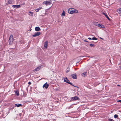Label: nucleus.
Segmentation results:
<instances>
[{
	"mask_svg": "<svg viewBox=\"0 0 121 121\" xmlns=\"http://www.w3.org/2000/svg\"><path fill=\"white\" fill-rule=\"evenodd\" d=\"M71 100L72 101H75L76 100H79V98L77 96H75L71 97Z\"/></svg>",
	"mask_w": 121,
	"mask_h": 121,
	"instance_id": "39448f33",
	"label": "nucleus"
},
{
	"mask_svg": "<svg viewBox=\"0 0 121 121\" xmlns=\"http://www.w3.org/2000/svg\"><path fill=\"white\" fill-rule=\"evenodd\" d=\"M90 46L91 47H94V45L93 44H90Z\"/></svg>",
	"mask_w": 121,
	"mask_h": 121,
	"instance_id": "393cba45",
	"label": "nucleus"
},
{
	"mask_svg": "<svg viewBox=\"0 0 121 121\" xmlns=\"http://www.w3.org/2000/svg\"><path fill=\"white\" fill-rule=\"evenodd\" d=\"M103 14L105 16V17H106L109 20H110V19L109 17H108V15H107V14L104 13H103Z\"/></svg>",
	"mask_w": 121,
	"mask_h": 121,
	"instance_id": "2eb2a0df",
	"label": "nucleus"
},
{
	"mask_svg": "<svg viewBox=\"0 0 121 121\" xmlns=\"http://www.w3.org/2000/svg\"><path fill=\"white\" fill-rule=\"evenodd\" d=\"M92 39L93 40H97V38L95 37H93L92 38Z\"/></svg>",
	"mask_w": 121,
	"mask_h": 121,
	"instance_id": "b1692460",
	"label": "nucleus"
},
{
	"mask_svg": "<svg viewBox=\"0 0 121 121\" xmlns=\"http://www.w3.org/2000/svg\"><path fill=\"white\" fill-rule=\"evenodd\" d=\"M13 37L12 35H11L9 39V42L10 44H12L13 43Z\"/></svg>",
	"mask_w": 121,
	"mask_h": 121,
	"instance_id": "f03ea898",
	"label": "nucleus"
},
{
	"mask_svg": "<svg viewBox=\"0 0 121 121\" xmlns=\"http://www.w3.org/2000/svg\"><path fill=\"white\" fill-rule=\"evenodd\" d=\"M69 72V71L68 70H67L66 71V73H68Z\"/></svg>",
	"mask_w": 121,
	"mask_h": 121,
	"instance_id": "cd10ccee",
	"label": "nucleus"
},
{
	"mask_svg": "<svg viewBox=\"0 0 121 121\" xmlns=\"http://www.w3.org/2000/svg\"><path fill=\"white\" fill-rule=\"evenodd\" d=\"M41 9V8L40 7H39V8L38 9H36V10H35V11H36V12H38V11H39V10H40V9Z\"/></svg>",
	"mask_w": 121,
	"mask_h": 121,
	"instance_id": "4be33fe9",
	"label": "nucleus"
},
{
	"mask_svg": "<svg viewBox=\"0 0 121 121\" xmlns=\"http://www.w3.org/2000/svg\"><path fill=\"white\" fill-rule=\"evenodd\" d=\"M48 41H46L44 43V47L45 48H47L48 46Z\"/></svg>",
	"mask_w": 121,
	"mask_h": 121,
	"instance_id": "4468645a",
	"label": "nucleus"
},
{
	"mask_svg": "<svg viewBox=\"0 0 121 121\" xmlns=\"http://www.w3.org/2000/svg\"><path fill=\"white\" fill-rule=\"evenodd\" d=\"M120 68L121 69V66H120Z\"/></svg>",
	"mask_w": 121,
	"mask_h": 121,
	"instance_id": "473e14b6",
	"label": "nucleus"
},
{
	"mask_svg": "<svg viewBox=\"0 0 121 121\" xmlns=\"http://www.w3.org/2000/svg\"><path fill=\"white\" fill-rule=\"evenodd\" d=\"M51 1H44L43 3V4H45L46 5H50L51 4Z\"/></svg>",
	"mask_w": 121,
	"mask_h": 121,
	"instance_id": "7ed1b4c3",
	"label": "nucleus"
},
{
	"mask_svg": "<svg viewBox=\"0 0 121 121\" xmlns=\"http://www.w3.org/2000/svg\"><path fill=\"white\" fill-rule=\"evenodd\" d=\"M63 78L64 79V82H66L68 84L72 85V83H71L69 82V81L68 79L66 77L65 78Z\"/></svg>",
	"mask_w": 121,
	"mask_h": 121,
	"instance_id": "20e7f679",
	"label": "nucleus"
},
{
	"mask_svg": "<svg viewBox=\"0 0 121 121\" xmlns=\"http://www.w3.org/2000/svg\"><path fill=\"white\" fill-rule=\"evenodd\" d=\"M68 12L71 14L73 13H78V11L73 8L69 9L68 11Z\"/></svg>",
	"mask_w": 121,
	"mask_h": 121,
	"instance_id": "f257e3e1",
	"label": "nucleus"
},
{
	"mask_svg": "<svg viewBox=\"0 0 121 121\" xmlns=\"http://www.w3.org/2000/svg\"><path fill=\"white\" fill-rule=\"evenodd\" d=\"M98 26L100 27H101L103 28H104V26L103 25L101 24H98Z\"/></svg>",
	"mask_w": 121,
	"mask_h": 121,
	"instance_id": "ddd939ff",
	"label": "nucleus"
},
{
	"mask_svg": "<svg viewBox=\"0 0 121 121\" xmlns=\"http://www.w3.org/2000/svg\"><path fill=\"white\" fill-rule=\"evenodd\" d=\"M43 67L42 65L39 66V67L36 68L35 69V71H38L40 69Z\"/></svg>",
	"mask_w": 121,
	"mask_h": 121,
	"instance_id": "1a4fd4ad",
	"label": "nucleus"
},
{
	"mask_svg": "<svg viewBox=\"0 0 121 121\" xmlns=\"http://www.w3.org/2000/svg\"><path fill=\"white\" fill-rule=\"evenodd\" d=\"M7 1V3L6 4L8 5L9 4H11L12 3V0H6V1Z\"/></svg>",
	"mask_w": 121,
	"mask_h": 121,
	"instance_id": "9d476101",
	"label": "nucleus"
},
{
	"mask_svg": "<svg viewBox=\"0 0 121 121\" xmlns=\"http://www.w3.org/2000/svg\"><path fill=\"white\" fill-rule=\"evenodd\" d=\"M117 102H120L121 103V100H117Z\"/></svg>",
	"mask_w": 121,
	"mask_h": 121,
	"instance_id": "bb28decb",
	"label": "nucleus"
},
{
	"mask_svg": "<svg viewBox=\"0 0 121 121\" xmlns=\"http://www.w3.org/2000/svg\"><path fill=\"white\" fill-rule=\"evenodd\" d=\"M15 94L17 95V96H18L19 95V92L17 91H15Z\"/></svg>",
	"mask_w": 121,
	"mask_h": 121,
	"instance_id": "aec40b11",
	"label": "nucleus"
},
{
	"mask_svg": "<svg viewBox=\"0 0 121 121\" xmlns=\"http://www.w3.org/2000/svg\"><path fill=\"white\" fill-rule=\"evenodd\" d=\"M28 84H31V83L30 82H29L28 83Z\"/></svg>",
	"mask_w": 121,
	"mask_h": 121,
	"instance_id": "c756f323",
	"label": "nucleus"
},
{
	"mask_svg": "<svg viewBox=\"0 0 121 121\" xmlns=\"http://www.w3.org/2000/svg\"><path fill=\"white\" fill-rule=\"evenodd\" d=\"M41 29L39 27H35V30L37 31H39Z\"/></svg>",
	"mask_w": 121,
	"mask_h": 121,
	"instance_id": "f8f14e48",
	"label": "nucleus"
},
{
	"mask_svg": "<svg viewBox=\"0 0 121 121\" xmlns=\"http://www.w3.org/2000/svg\"><path fill=\"white\" fill-rule=\"evenodd\" d=\"M108 120L109 121H114V120L113 119L110 118L108 119Z\"/></svg>",
	"mask_w": 121,
	"mask_h": 121,
	"instance_id": "a878e982",
	"label": "nucleus"
},
{
	"mask_svg": "<svg viewBox=\"0 0 121 121\" xmlns=\"http://www.w3.org/2000/svg\"><path fill=\"white\" fill-rule=\"evenodd\" d=\"M100 38V39H103L102 38Z\"/></svg>",
	"mask_w": 121,
	"mask_h": 121,
	"instance_id": "2f4dec72",
	"label": "nucleus"
},
{
	"mask_svg": "<svg viewBox=\"0 0 121 121\" xmlns=\"http://www.w3.org/2000/svg\"><path fill=\"white\" fill-rule=\"evenodd\" d=\"M118 12L120 13L121 14V8H119L117 10Z\"/></svg>",
	"mask_w": 121,
	"mask_h": 121,
	"instance_id": "f3484780",
	"label": "nucleus"
},
{
	"mask_svg": "<svg viewBox=\"0 0 121 121\" xmlns=\"http://www.w3.org/2000/svg\"><path fill=\"white\" fill-rule=\"evenodd\" d=\"M12 7L14 8H17L20 7L21 6L20 5H13L12 6Z\"/></svg>",
	"mask_w": 121,
	"mask_h": 121,
	"instance_id": "6e6552de",
	"label": "nucleus"
},
{
	"mask_svg": "<svg viewBox=\"0 0 121 121\" xmlns=\"http://www.w3.org/2000/svg\"><path fill=\"white\" fill-rule=\"evenodd\" d=\"M15 105L17 106V107H19L20 106H22V105L21 104H15Z\"/></svg>",
	"mask_w": 121,
	"mask_h": 121,
	"instance_id": "a211bd4d",
	"label": "nucleus"
},
{
	"mask_svg": "<svg viewBox=\"0 0 121 121\" xmlns=\"http://www.w3.org/2000/svg\"><path fill=\"white\" fill-rule=\"evenodd\" d=\"M65 15V13L64 11L63 10L61 16L62 17L64 16Z\"/></svg>",
	"mask_w": 121,
	"mask_h": 121,
	"instance_id": "dca6fc26",
	"label": "nucleus"
},
{
	"mask_svg": "<svg viewBox=\"0 0 121 121\" xmlns=\"http://www.w3.org/2000/svg\"><path fill=\"white\" fill-rule=\"evenodd\" d=\"M41 33L40 32H38L36 33L35 34L33 35H32L33 37H35L38 36L40 35Z\"/></svg>",
	"mask_w": 121,
	"mask_h": 121,
	"instance_id": "423d86ee",
	"label": "nucleus"
},
{
	"mask_svg": "<svg viewBox=\"0 0 121 121\" xmlns=\"http://www.w3.org/2000/svg\"><path fill=\"white\" fill-rule=\"evenodd\" d=\"M71 76L72 78L74 79H76L77 78V75L75 73L73 74H72Z\"/></svg>",
	"mask_w": 121,
	"mask_h": 121,
	"instance_id": "9b49d317",
	"label": "nucleus"
},
{
	"mask_svg": "<svg viewBox=\"0 0 121 121\" xmlns=\"http://www.w3.org/2000/svg\"><path fill=\"white\" fill-rule=\"evenodd\" d=\"M88 39L90 40H91L92 39L91 38H88Z\"/></svg>",
	"mask_w": 121,
	"mask_h": 121,
	"instance_id": "c85d7f7f",
	"label": "nucleus"
},
{
	"mask_svg": "<svg viewBox=\"0 0 121 121\" xmlns=\"http://www.w3.org/2000/svg\"><path fill=\"white\" fill-rule=\"evenodd\" d=\"M29 13H30V14H29L30 15H31V16H33V12H29Z\"/></svg>",
	"mask_w": 121,
	"mask_h": 121,
	"instance_id": "412c9836",
	"label": "nucleus"
},
{
	"mask_svg": "<svg viewBox=\"0 0 121 121\" xmlns=\"http://www.w3.org/2000/svg\"><path fill=\"white\" fill-rule=\"evenodd\" d=\"M49 86V84L47 83V82H46L43 85V88L45 87L46 89H47Z\"/></svg>",
	"mask_w": 121,
	"mask_h": 121,
	"instance_id": "0eeeda50",
	"label": "nucleus"
},
{
	"mask_svg": "<svg viewBox=\"0 0 121 121\" xmlns=\"http://www.w3.org/2000/svg\"><path fill=\"white\" fill-rule=\"evenodd\" d=\"M95 24V25H96V26H97V25L98 26V24L97 23H96V24Z\"/></svg>",
	"mask_w": 121,
	"mask_h": 121,
	"instance_id": "7c9ffc66",
	"label": "nucleus"
},
{
	"mask_svg": "<svg viewBox=\"0 0 121 121\" xmlns=\"http://www.w3.org/2000/svg\"><path fill=\"white\" fill-rule=\"evenodd\" d=\"M86 72H85L83 73L82 74V76L83 77H85L86 76Z\"/></svg>",
	"mask_w": 121,
	"mask_h": 121,
	"instance_id": "6ab92c4d",
	"label": "nucleus"
},
{
	"mask_svg": "<svg viewBox=\"0 0 121 121\" xmlns=\"http://www.w3.org/2000/svg\"><path fill=\"white\" fill-rule=\"evenodd\" d=\"M118 117V115H117V114H115V115L114 116V117L115 118H117V117Z\"/></svg>",
	"mask_w": 121,
	"mask_h": 121,
	"instance_id": "5701e85b",
	"label": "nucleus"
}]
</instances>
